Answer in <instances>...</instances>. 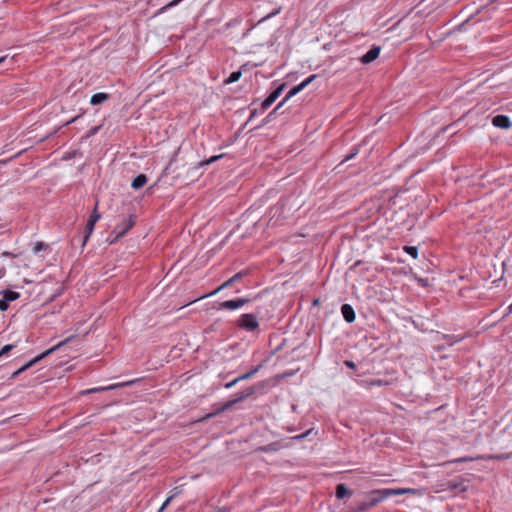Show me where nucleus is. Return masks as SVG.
<instances>
[{
	"mask_svg": "<svg viewBox=\"0 0 512 512\" xmlns=\"http://www.w3.org/2000/svg\"><path fill=\"white\" fill-rule=\"evenodd\" d=\"M387 384H388L387 381L381 380V379H375L370 382L371 386H382V385H387Z\"/></svg>",
	"mask_w": 512,
	"mask_h": 512,
	"instance_id": "c85d7f7f",
	"label": "nucleus"
},
{
	"mask_svg": "<svg viewBox=\"0 0 512 512\" xmlns=\"http://www.w3.org/2000/svg\"><path fill=\"white\" fill-rule=\"evenodd\" d=\"M14 348L13 344H7L0 350V357L7 355Z\"/></svg>",
	"mask_w": 512,
	"mask_h": 512,
	"instance_id": "bb28decb",
	"label": "nucleus"
},
{
	"mask_svg": "<svg viewBox=\"0 0 512 512\" xmlns=\"http://www.w3.org/2000/svg\"><path fill=\"white\" fill-rule=\"evenodd\" d=\"M182 0H173L171 1L166 7L169 8V7H174L176 5H178Z\"/></svg>",
	"mask_w": 512,
	"mask_h": 512,
	"instance_id": "58836bf2",
	"label": "nucleus"
},
{
	"mask_svg": "<svg viewBox=\"0 0 512 512\" xmlns=\"http://www.w3.org/2000/svg\"><path fill=\"white\" fill-rule=\"evenodd\" d=\"M446 486V489L453 493H462L468 489V486L465 484V480L463 478L450 480L446 483Z\"/></svg>",
	"mask_w": 512,
	"mask_h": 512,
	"instance_id": "9d476101",
	"label": "nucleus"
},
{
	"mask_svg": "<svg viewBox=\"0 0 512 512\" xmlns=\"http://www.w3.org/2000/svg\"><path fill=\"white\" fill-rule=\"evenodd\" d=\"M357 153H358V150L354 149V151L352 153L345 156V158L343 159V162H346V161L352 159Z\"/></svg>",
	"mask_w": 512,
	"mask_h": 512,
	"instance_id": "f704fd0d",
	"label": "nucleus"
},
{
	"mask_svg": "<svg viewBox=\"0 0 512 512\" xmlns=\"http://www.w3.org/2000/svg\"><path fill=\"white\" fill-rule=\"evenodd\" d=\"M7 59H8V56H7V55H5V56H1V57H0V64L5 63V62L7 61Z\"/></svg>",
	"mask_w": 512,
	"mask_h": 512,
	"instance_id": "a19ab883",
	"label": "nucleus"
},
{
	"mask_svg": "<svg viewBox=\"0 0 512 512\" xmlns=\"http://www.w3.org/2000/svg\"><path fill=\"white\" fill-rule=\"evenodd\" d=\"M279 12H280V8L275 9L274 11H272L271 13H269L268 15H266V16L263 18V20H264V19L271 18L272 16L277 15Z\"/></svg>",
	"mask_w": 512,
	"mask_h": 512,
	"instance_id": "e433bc0d",
	"label": "nucleus"
},
{
	"mask_svg": "<svg viewBox=\"0 0 512 512\" xmlns=\"http://www.w3.org/2000/svg\"><path fill=\"white\" fill-rule=\"evenodd\" d=\"M100 457H101V453H98V454L92 456L90 460L92 461L93 464L98 463V462H100Z\"/></svg>",
	"mask_w": 512,
	"mask_h": 512,
	"instance_id": "4c0bfd02",
	"label": "nucleus"
},
{
	"mask_svg": "<svg viewBox=\"0 0 512 512\" xmlns=\"http://www.w3.org/2000/svg\"><path fill=\"white\" fill-rule=\"evenodd\" d=\"M403 250L414 259L418 257V248L416 246H404Z\"/></svg>",
	"mask_w": 512,
	"mask_h": 512,
	"instance_id": "412c9836",
	"label": "nucleus"
},
{
	"mask_svg": "<svg viewBox=\"0 0 512 512\" xmlns=\"http://www.w3.org/2000/svg\"><path fill=\"white\" fill-rule=\"evenodd\" d=\"M245 274L246 273L243 272V271L236 273L230 279H228L223 284H221L216 290H214V291H212V292H210L208 294H205V295H202V296L198 297L197 299L194 300V302L199 300V299H203V298H206V297L213 296V295L217 294L218 292H220L221 290L230 287L234 282L240 280ZM190 303H193V301H191Z\"/></svg>",
	"mask_w": 512,
	"mask_h": 512,
	"instance_id": "6e6552de",
	"label": "nucleus"
},
{
	"mask_svg": "<svg viewBox=\"0 0 512 512\" xmlns=\"http://www.w3.org/2000/svg\"><path fill=\"white\" fill-rule=\"evenodd\" d=\"M110 98V95L108 93L99 92L95 93L91 96L90 103L93 106L100 105L104 101L108 100Z\"/></svg>",
	"mask_w": 512,
	"mask_h": 512,
	"instance_id": "dca6fc26",
	"label": "nucleus"
},
{
	"mask_svg": "<svg viewBox=\"0 0 512 512\" xmlns=\"http://www.w3.org/2000/svg\"><path fill=\"white\" fill-rule=\"evenodd\" d=\"M19 297H20V294H19L18 292L11 291V290H5V291H4L3 298H4L7 302L15 301V300H17Z\"/></svg>",
	"mask_w": 512,
	"mask_h": 512,
	"instance_id": "6ab92c4d",
	"label": "nucleus"
},
{
	"mask_svg": "<svg viewBox=\"0 0 512 512\" xmlns=\"http://www.w3.org/2000/svg\"><path fill=\"white\" fill-rule=\"evenodd\" d=\"M259 369H260V366H256L255 368H253L249 372H247L245 374H242L239 377H237V380H240V381L247 380V379L251 378Z\"/></svg>",
	"mask_w": 512,
	"mask_h": 512,
	"instance_id": "4be33fe9",
	"label": "nucleus"
},
{
	"mask_svg": "<svg viewBox=\"0 0 512 512\" xmlns=\"http://www.w3.org/2000/svg\"><path fill=\"white\" fill-rule=\"evenodd\" d=\"M174 497V495L168 497L165 502L163 503V505L160 507V509L158 510V512H162L166 506H168V503L171 501V499Z\"/></svg>",
	"mask_w": 512,
	"mask_h": 512,
	"instance_id": "2f4dec72",
	"label": "nucleus"
},
{
	"mask_svg": "<svg viewBox=\"0 0 512 512\" xmlns=\"http://www.w3.org/2000/svg\"><path fill=\"white\" fill-rule=\"evenodd\" d=\"M85 233H86V234H85V236H84V238H83V243H82V245H83V246H85V245H86V243H87V241H88V239H89L90 235L93 233V229H90V228L85 227Z\"/></svg>",
	"mask_w": 512,
	"mask_h": 512,
	"instance_id": "cd10ccee",
	"label": "nucleus"
},
{
	"mask_svg": "<svg viewBox=\"0 0 512 512\" xmlns=\"http://www.w3.org/2000/svg\"><path fill=\"white\" fill-rule=\"evenodd\" d=\"M254 393H255V388L254 387H248L247 389H245L241 393H239L237 395V397H235L234 399H231V400L225 402L223 405H221L220 407L216 408L213 412H211V413L207 414L206 416H204L202 418V420H208L210 418H213V417L219 415L220 413H223L225 411L230 410L234 405H236L239 402H242L246 398L252 396Z\"/></svg>",
	"mask_w": 512,
	"mask_h": 512,
	"instance_id": "f03ea898",
	"label": "nucleus"
},
{
	"mask_svg": "<svg viewBox=\"0 0 512 512\" xmlns=\"http://www.w3.org/2000/svg\"><path fill=\"white\" fill-rule=\"evenodd\" d=\"M284 89V84L277 87L274 91H272L269 96L262 102L261 107L262 109H267L270 107L276 99L281 95L282 91Z\"/></svg>",
	"mask_w": 512,
	"mask_h": 512,
	"instance_id": "f8f14e48",
	"label": "nucleus"
},
{
	"mask_svg": "<svg viewBox=\"0 0 512 512\" xmlns=\"http://www.w3.org/2000/svg\"><path fill=\"white\" fill-rule=\"evenodd\" d=\"M238 382H240V380H237V378H235L234 380H232V381H230V382L226 383V384L224 385V387H225L226 389H230V388H232L234 385H236Z\"/></svg>",
	"mask_w": 512,
	"mask_h": 512,
	"instance_id": "7c9ffc66",
	"label": "nucleus"
},
{
	"mask_svg": "<svg viewBox=\"0 0 512 512\" xmlns=\"http://www.w3.org/2000/svg\"><path fill=\"white\" fill-rule=\"evenodd\" d=\"M73 337L74 336H70V337L66 338L65 340L59 342L58 344L54 345L53 347H51L48 350L44 351L43 353L39 354L35 358L31 359L29 362H27L26 364L21 366L19 369H17L15 372H13L12 378H16L17 376H19L21 373H23L24 371H26L27 369L32 367L34 364H36L40 360H42L45 357H47L48 355L52 354L56 350L60 349L62 346H64L68 342H70Z\"/></svg>",
	"mask_w": 512,
	"mask_h": 512,
	"instance_id": "7ed1b4c3",
	"label": "nucleus"
},
{
	"mask_svg": "<svg viewBox=\"0 0 512 512\" xmlns=\"http://www.w3.org/2000/svg\"><path fill=\"white\" fill-rule=\"evenodd\" d=\"M97 130H98V128H94V129L92 130V134L96 133V132H97Z\"/></svg>",
	"mask_w": 512,
	"mask_h": 512,
	"instance_id": "a18cd8bd",
	"label": "nucleus"
},
{
	"mask_svg": "<svg viewBox=\"0 0 512 512\" xmlns=\"http://www.w3.org/2000/svg\"><path fill=\"white\" fill-rule=\"evenodd\" d=\"M335 495L338 499H343L347 496H351L352 495V491L350 489H348L345 484L343 483H340V484H337L336 485V488H335Z\"/></svg>",
	"mask_w": 512,
	"mask_h": 512,
	"instance_id": "f3484780",
	"label": "nucleus"
},
{
	"mask_svg": "<svg viewBox=\"0 0 512 512\" xmlns=\"http://www.w3.org/2000/svg\"><path fill=\"white\" fill-rule=\"evenodd\" d=\"M237 325L247 332H254L259 328L257 317L252 313L242 314L237 320Z\"/></svg>",
	"mask_w": 512,
	"mask_h": 512,
	"instance_id": "39448f33",
	"label": "nucleus"
},
{
	"mask_svg": "<svg viewBox=\"0 0 512 512\" xmlns=\"http://www.w3.org/2000/svg\"><path fill=\"white\" fill-rule=\"evenodd\" d=\"M341 313L346 322L352 323L355 321V311L350 304H343L341 306Z\"/></svg>",
	"mask_w": 512,
	"mask_h": 512,
	"instance_id": "2eb2a0df",
	"label": "nucleus"
},
{
	"mask_svg": "<svg viewBox=\"0 0 512 512\" xmlns=\"http://www.w3.org/2000/svg\"><path fill=\"white\" fill-rule=\"evenodd\" d=\"M223 155H216V156H212L211 158H209L205 164L208 165V164H211L213 162H215L216 160L220 159Z\"/></svg>",
	"mask_w": 512,
	"mask_h": 512,
	"instance_id": "473e14b6",
	"label": "nucleus"
},
{
	"mask_svg": "<svg viewBox=\"0 0 512 512\" xmlns=\"http://www.w3.org/2000/svg\"><path fill=\"white\" fill-rule=\"evenodd\" d=\"M249 302H250L249 298H237V299L227 300V301L221 302L219 304L218 309L219 310H236V309L243 307L245 304H247Z\"/></svg>",
	"mask_w": 512,
	"mask_h": 512,
	"instance_id": "1a4fd4ad",
	"label": "nucleus"
},
{
	"mask_svg": "<svg viewBox=\"0 0 512 512\" xmlns=\"http://www.w3.org/2000/svg\"><path fill=\"white\" fill-rule=\"evenodd\" d=\"M344 364L346 365V367H348L350 369H355L356 368V364L353 361L346 360L344 362Z\"/></svg>",
	"mask_w": 512,
	"mask_h": 512,
	"instance_id": "c9c22d12",
	"label": "nucleus"
},
{
	"mask_svg": "<svg viewBox=\"0 0 512 512\" xmlns=\"http://www.w3.org/2000/svg\"><path fill=\"white\" fill-rule=\"evenodd\" d=\"M370 505L368 504V501L362 502L357 508L354 509L355 512H363L368 509H370Z\"/></svg>",
	"mask_w": 512,
	"mask_h": 512,
	"instance_id": "a878e982",
	"label": "nucleus"
},
{
	"mask_svg": "<svg viewBox=\"0 0 512 512\" xmlns=\"http://www.w3.org/2000/svg\"><path fill=\"white\" fill-rule=\"evenodd\" d=\"M135 224V220L133 216H129L128 218H125L120 224H118L112 233H114L116 236L111 241L112 243L119 238L123 237Z\"/></svg>",
	"mask_w": 512,
	"mask_h": 512,
	"instance_id": "0eeeda50",
	"label": "nucleus"
},
{
	"mask_svg": "<svg viewBox=\"0 0 512 512\" xmlns=\"http://www.w3.org/2000/svg\"><path fill=\"white\" fill-rule=\"evenodd\" d=\"M95 222L91 221L90 219L88 220L87 224H86V227L87 228H90V229H93L94 230V226H95Z\"/></svg>",
	"mask_w": 512,
	"mask_h": 512,
	"instance_id": "ea45409f",
	"label": "nucleus"
},
{
	"mask_svg": "<svg viewBox=\"0 0 512 512\" xmlns=\"http://www.w3.org/2000/svg\"><path fill=\"white\" fill-rule=\"evenodd\" d=\"M357 153H358V150L354 149V151L352 153L345 156V158L343 159V162H346V161L352 159Z\"/></svg>",
	"mask_w": 512,
	"mask_h": 512,
	"instance_id": "72a5a7b5",
	"label": "nucleus"
},
{
	"mask_svg": "<svg viewBox=\"0 0 512 512\" xmlns=\"http://www.w3.org/2000/svg\"><path fill=\"white\" fill-rule=\"evenodd\" d=\"M97 207H98V203H96L94 210L92 211L90 218H89L91 221H93L95 223L101 218V215L97 212Z\"/></svg>",
	"mask_w": 512,
	"mask_h": 512,
	"instance_id": "5701e85b",
	"label": "nucleus"
},
{
	"mask_svg": "<svg viewBox=\"0 0 512 512\" xmlns=\"http://www.w3.org/2000/svg\"><path fill=\"white\" fill-rule=\"evenodd\" d=\"M5 274V269L4 268H0V278H2Z\"/></svg>",
	"mask_w": 512,
	"mask_h": 512,
	"instance_id": "79ce46f5",
	"label": "nucleus"
},
{
	"mask_svg": "<svg viewBox=\"0 0 512 512\" xmlns=\"http://www.w3.org/2000/svg\"><path fill=\"white\" fill-rule=\"evenodd\" d=\"M435 464H423L424 467L434 466Z\"/></svg>",
	"mask_w": 512,
	"mask_h": 512,
	"instance_id": "c03bdc74",
	"label": "nucleus"
},
{
	"mask_svg": "<svg viewBox=\"0 0 512 512\" xmlns=\"http://www.w3.org/2000/svg\"><path fill=\"white\" fill-rule=\"evenodd\" d=\"M413 492H414V490L410 489V488L373 490L369 494L368 504L372 508V507L378 505L380 502L384 501L389 496L402 495V494L413 493Z\"/></svg>",
	"mask_w": 512,
	"mask_h": 512,
	"instance_id": "f257e3e1",
	"label": "nucleus"
},
{
	"mask_svg": "<svg viewBox=\"0 0 512 512\" xmlns=\"http://www.w3.org/2000/svg\"><path fill=\"white\" fill-rule=\"evenodd\" d=\"M9 307V302H7L4 298L0 300V311H6Z\"/></svg>",
	"mask_w": 512,
	"mask_h": 512,
	"instance_id": "c756f323",
	"label": "nucleus"
},
{
	"mask_svg": "<svg viewBox=\"0 0 512 512\" xmlns=\"http://www.w3.org/2000/svg\"><path fill=\"white\" fill-rule=\"evenodd\" d=\"M317 77L316 74H313L306 78L304 81H302L297 86H294L290 91L287 93L285 98L269 113L268 117H272L274 114H276L281 107L293 96L298 94L300 91H302L305 87H307L315 78Z\"/></svg>",
	"mask_w": 512,
	"mask_h": 512,
	"instance_id": "20e7f679",
	"label": "nucleus"
},
{
	"mask_svg": "<svg viewBox=\"0 0 512 512\" xmlns=\"http://www.w3.org/2000/svg\"><path fill=\"white\" fill-rule=\"evenodd\" d=\"M380 54V47L373 46L371 47L362 57L361 62L364 64H369L376 60Z\"/></svg>",
	"mask_w": 512,
	"mask_h": 512,
	"instance_id": "ddd939ff",
	"label": "nucleus"
},
{
	"mask_svg": "<svg viewBox=\"0 0 512 512\" xmlns=\"http://www.w3.org/2000/svg\"><path fill=\"white\" fill-rule=\"evenodd\" d=\"M136 381L137 380H132V381H127V382H123V383L111 384V385L106 386V387H95V388L83 390L81 392V394L98 393V392H102V391H105V390L116 389L118 387L130 386V385L134 384Z\"/></svg>",
	"mask_w": 512,
	"mask_h": 512,
	"instance_id": "9b49d317",
	"label": "nucleus"
},
{
	"mask_svg": "<svg viewBox=\"0 0 512 512\" xmlns=\"http://www.w3.org/2000/svg\"><path fill=\"white\" fill-rule=\"evenodd\" d=\"M512 313V303L508 306V311L506 313V315Z\"/></svg>",
	"mask_w": 512,
	"mask_h": 512,
	"instance_id": "37998d69",
	"label": "nucleus"
},
{
	"mask_svg": "<svg viewBox=\"0 0 512 512\" xmlns=\"http://www.w3.org/2000/svg\"><path fill=\"white\" fill-rule=\"evenodd\" d=\"M147 181L148 178L145 174H139L133 179L131 187L133 189H140L147 183Z\"/></svg>",
	"mask_w": 512,
	"mask_h": 512,
	"instance_id": "a211bd4d",
	"label": "nucleus"
},
{
	"mask_svg": "<svg viewBox=\"0 0 512 512\" xmlns=\"http://www.w3.org/2000/svg\"><path fill=\"white\" fill-rule=\"evenodd\" d=\"M48 248V245L43 242H37L33 248L34 253H38L42 250H46Z\"/></svg>",
	"mask_w": 512,
	"mask_h": 512,
	"instance_id": "b1692460",
	"label": "nucleus"
},
{
	"mask_svg": "<svg viewBox=\"0 0 512 512\" xmlns=\"http://www.w3.org/2000/svg\"><path fill=\"white\" fill-rule=\"evenodd\" d=\"M501 458H509V455H506V456H488V457H484V456H475V457H459V458H456V459H453L451 461H444L442 463H439L438 465L440 466H447V465H450V464H460V463H464V462H482V461H486V460H490V459H501Z\"/></svg>",
	"mask_w": 512,
	"mask_h": 512,
	"instance_id": "423d86ee",
	"label": "nucleus"
},
{
	"mask_svg": "<svg viewBox=\"0 0 512 512\" xmlns=\"http://www.w3.org/2000/svg\"><path fill=\"white\" fill-rule=\"evenodd\" d=\"M492 124L498 128L508 129L511 126V121L506 115H496L492 118Z\"/></svg>",
	"mask_w": 512,
	"mask_h": 512,
	"instance_id": "4468645a",
	"label": "nucleus"
},
{
	"mask_svg": "<svg viewBox=\"0 0 512 512\" xmlns=\"http://www.w3.org/2000/svg\"><path fill=\"white\" fill-rule=\"evenodd\" d=\"M311 434H313V429H310V430L306 431V432H305V433H303V434H300V435H297V436H295V437H292V438H291V441H299V440H301V439H304V438H306V437L310 436Z\"/></svg>",
	"mask_w": 512,
	"mask_h": 512,
	"instance_id": "393cba45",
	"label": "nucleus"
},
{
	"mask_svg": "<svg viewBox=\"0 0 512 512\" xmlns=\"http://www.w3.org/2000/svg\"><path fill=\"white\" fill-rule=\"evenodd\" d=\"M242 76L240 70L232 72L229 77L224 81L225 84H231L237 82Z\"/></svg>",
	"mask_w": 512,
	"mask_h": 512,
	"instance_id": "aec40b11",
	"label": "nucleus"
}]
</instances>
